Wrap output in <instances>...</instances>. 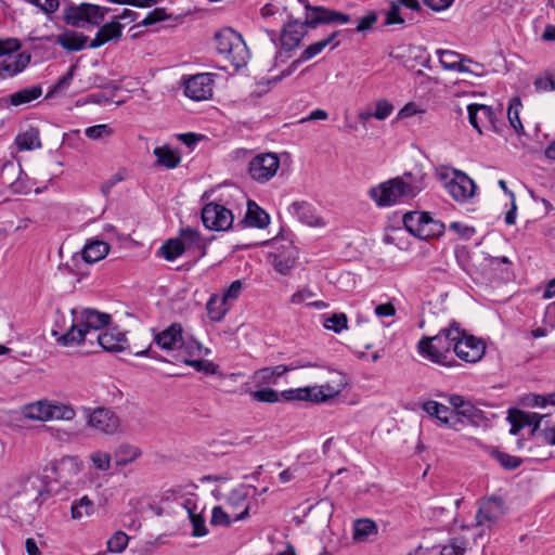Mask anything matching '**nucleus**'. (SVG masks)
<instances>
[{
  "mask_svg": "<svg viewBox=\"0 0 555 555\" xmlns=\"http://www.w3.org/2000/svg\"><path fill=\"white\" fill-rule=\"evenodd\" d=\"M306 23L299 21L288 22L282 29L281 34V46L291 51L297 48L306 35Z\"/></svg>",
  "mask_w": 555,
  "mask_h": 555,
  "instance_id": "24",
  "label": "nucleus"
},
{
  "mask_svg": "<svg viewBox=\"0 0 555 555\" xmlns=\"http://www.w3.org/2000/svg\"><path fill=\"white\" fill-rule=\"evenodd\" d=\"M207 313L212 322H220L228 312L227 301L214 295L206 305Z\"/></svg>",
  "mask_w": 555,
  "mask_h": 555,
  "instance_id": "40",
  "label": "nucleus"
},
{
  "mask_svg": "<svg viewBox=\"0 0 555 555\" xmlns=\"http://www.w3.org/2000/svg\"><path fill=\"white\" fill-rule=\"evenodd\" d=\"M325 390L332 391V387L326 385L287 389L281 392V398L284 401H309L319 403L334 396V392H325Z\"/></svg>",
  "mask_w": 555,
  "mask_h": 555,
  "instance_id": "15",
  "label": "nucleus"
},
{
  "mask_svg": "<svg viewBox=\"0 0 555 555\" xmlns=\"http://www.w3.org/2000/svg\"><path fill=\"white\" fill-rule=\"evenodd\" d=\"M469 124L479 132L482 133L481 128H490L493 131H499L500 119L496 111L485 104L473 103L467 106Z\"/></svg>",
  "mask_w": 555,
  "mask_h": 555,
  "instance_id": "13",
  "label": "nucleus"
},
{
  "mask_svg": "<svg viewBox=\"0 0 555 555\" xmlns=\"http://www.w3.org/2000/svg\"><path fill=\"white\" fill-rule=\"evenodd\" d=\"M449 403L453 406L454 412L460 416L467 418L472 423H478L483 417V412L480 409L476 408L472 402L466 401L460 395L450 396Z\"/></svg>",
  "mask_w": 555,
  "mask_h": 555,
  "instance_id": "26",
  "label": "nucleus"
},
{
  "mask_svg": "<svg viewBox=\"0 0 555 555\" xmlns=\"http://www.w3.org/2000/svg\"><path fill=\"white\" fill-rule=\"evenodd\" d=\"M48 421L49 420H64L70 421L75 417V410L67 404L60 402H48Z\"/></svg>",
  "mask_w": 555,
  "mask_h": 555,
  "instance_id": "42",
  "label": "nucleus"
},
{
  "mask_svg": "<svg viewBox=\"0 0 555 555\" xmlns=\"http://www.w3.org/2000/svg\"><path fill=\"white\" fill-rule=\"evenodd\" d=\"M129 538L124 531H116L107 541L109 552L120 553L128 545Z\"/></svg>",
  "mask_w": 555,
  "mask_h": 555,
  "instance_id": "51",
  "label": "nucleus"
},
{
  "mask_svg": "<svg viewBox=\"0 0 555 555\" xmlns=\"http://www.w3.org/2000/svg\"><path fill=\"white\" fill-rule=\"evenodd\" d=\"M347 323L348 319L345 313H334L324 318L323 325L327 330H332L335 333H340L343 330L347 328Z\"/></svg>",
  "mask_w": 555,
  "mask_h": 555,
  "instance_id": "49",
  "label": "nucleus"
},
{
  "mask_svg": "<svg viewBox=\"0 0 555 555\" xmlns=\"http://www.w3.org/2000/svg\"><path fill=\"white\" fill-rule=\"evenodd\" d=\"M179 238L184 243L185 250L194 249L201 251V256L205 255V244L196 229L190 227L181 229Z\"/></svg>",
  "mask_w": 555,
  "mask_h": 555,
  "instance_id": "36",
  "label": "nucleus"
},
{
  "mask_svg": "<svg viewBox=\"0 0 555 555\" xmlns=\"http://www.w3.org/2000/svg\"><path fill=\"white\" fill-rule=\"evenodd\" d=\"M405 22V17L401 14V7L398 2L392 1L390 3L389 10L386 13V25H393V24H403Z\"/></svg>",
  "mask_w": 555,
  "mask_h": 555,
  "instance_id": "57",
  "label": "nucleus"
},
{
  "mask_svg": "<svg viewBox=\"0 0 555 555\" xmlns=\"http://www.w3.org/2000/svg\"><path fill=\"white\" fill-rule=\"evenodd\" d=\"M85 413L88 426L100 433L113 435L119 428V418L111 409H85Z\"/></svg>",
  "mask_w": 555,
  "mask_h": 555,
  "instance_id": "9",
  "label": "nucleus"
},
{
  "mask_svg": "<svg viewBox=\"0 0 555 555\" xmlns=\"http://www.w3.org/2000/svg\"><path fill=\"white\" fill-rule=\"evenodd\" d=\"M215 42L218 53L224 55L234 67L241 68L247 64L249 50L241 34L225 27L216 33Z\"/></svg>",
  "mask_w": 555,
  "mask_h": 555,
  "instance_id": "4",
  "label": "nucleus"
},
{
  "mask_svg": "<svg viewBox=\"0 0 555 555\" xmlns=\"http://www.w3.org/2000/svg\"><path fill=\"white\" fill-rule=\"evenodd\" d=\"M349 21L348 14L324 7L306 4L305 23L308 28H315L322 24H346Z\"/></svg>",
  "mask_w": 555,
  "mask_h": 555,
  "instance_id": "10",
  "label": "nucleus"
},
{
  "mask_svg": "<svg viewBox=\"0 0 555 555\" xmlns=\"http://www.w3.org/2000/svg\"><path fill=\"white\" fill-rule=\"evenodd\" d=\"M72 323L65 334H60L57 330L51 331L59 345L70 347L90 343L93 345V338L101 333L112 320L111 314L101 312L92 308L81 310L72 309Z\"/></svg>",
  "mask_w": 555,
  "mask_h": 555,
  "instance_id": "2",
  "label": "nucleus"
},
{
  "mask_svg": "<svg viewBox=\"0 0 555 555\" xmlns=\"http://www.w3.org/2000/svg\"><path fill=\"white\" fill-rule=\"evenodd\" d=\"M393 111V105L387 100H379L376 103V108L372 115L377 120L386 119Z\"/></svg>",
  "mask_w": 555,
  "mask_h": 555,
  "instance_id": "62",
  "label": "nucleus"
},
{
  "mask_svg": "<svg viewBox=\"0 0 555 555\" xmlns=\"http://www.w3.org/2000/svg\"><path fill=\"white\" fill-rule=\"evenodd\" d=\"M14 142L18 151H31L42 146L39 129L31 126L18 133Z\"/></svg>",
  "mask_w": 555,
  "mask_h": 555,
  "instance_id": "31",
  "label": "nucleus"
},
{
  "mask_svg": "<svg viewBox=\"0 0 555 555\" xmlns=\"http://www.w3.org/2000/svg\"><path fill=\"white\" fill-rule=\"evenodd\" d=\"M249 492L245 486L233 489L228 499L227 504L232 509L231 514L234 521H241L249 516V506L246 503Z\"/></svg>",
  "mask_w": 555,
  "mask_h": 555,
  "instance_id": "19",
  "label": "nucleus"
},
{
  "mask_svg": "<svg viewBox=\"0 0 555 555\" xmlns=\"http://www.w3.org/2000/svg\"><path fill=\"white\" fill-rule=\"evenodd\" d=\"M185 251L184 243L180 238H169L158 249V255L168 261H173Z\"/></svg>",
  "mask_w": 555,
  "mask_h": 555,
  "instance_id": "38",
  "label": "nucleus"
},
{
  "mask_svg": "<svg viewBox=\"0 0 555 555\" xmlns=\"http://www.w3.org/2000/svg\"><path fill=\"white\" fill-rule=\"evenodd\" d=\"M516 411L519 415L520 423H522L524 427L532 426L531 435H537L540 431L541 423L547 416L535 412H525L518 409H516Z\"/></svg>",
  "mask_w": 555,
  "mask_h": 555,
  "instance_id": "48",
  "label": "nucleus"
},
{
  "mask_svg": "<svg viewBox=\"0 0 555 555\" xmlns=\"http://www.w3.org/2000/svg\"><path fill=\"white\" fill-rule=\"evenodd\" d=\"M449 228L462 240H470L476 232L473 227L457 221L451 222Z\"/></svg>",
  "mask_w": 555,
  "mask_h": 555,
  "instance_id": "61",
  "label": "nucleus"
},
{
  "mask_svg": "<svg viewBox=\"0 0 555 555\" xmlns=\"http://www.w3.org/2000/svg\"><path fill=\"white\" fill-rule=\"evenodd\" d=\"M521 107V101L519 98H513L507 108V119L511 127L515 132L520 135L525 133L524 126L519 118V108Z\"/></svg>",
  "mask_w": 555,
  "mask_h": 555,
  "instance_id": "45",
  "label": "nucleus"
},
{
  "mask_svg": "<svg viewBox=\"0 0 555 555\" xmlns=\"http://www.w3.org/2000/svg\"><path fill=\"white\" fill-rule=\"evenodd\" d=\"M63 21L65 24L77 28L101 25V5L88 2L75 4L70 0H63Z\"/></svg>",
  "mask_w": 555,
  "mask_h": 555,
  "instance_id": "5",
  "label": "nucleus"
},
{
  "mask_svg": "<svg viewBox=\"0 0 555 555\" xmlns=\"http://www.w3.org/2000/svg\"><path fill=\"white\" fill-rule=\"evenodd\" d=\"M55 43L67 51H80L88 44V36L76 31H66L56 36Z\"/></svg>",
  "mask_w": 555,
  "mask_h": 555,
  "instance_id": "29",
  "label": "nucleus"
},
{
  "mask_svg": "<svg viewBox=\"0 0 555 555\" xmlns=\"http://www.w3.org/2000/svg\"><path fill=\"white\" fill-rule=\"evenodd\" d=\"M232 514L223 511L221 506H215L211 511L210 524L212 526L229 527L233 522Z\"/></svg>",
  "mask_w": 555,
  "mask_h": 555,
  "instance_id": "54",
  "label": "nucleus"
},
{
  "mask_svg": "<svg viewBox=\"0 0 555 555\" xmlns=\"http://www.w3.org/2000/svg\"><path fill=\"white\" fill-rule=\"evenodd\" d=\"M99 27L95 37L88 46L90 49L100 48L112 40H119L124 28L122 24L115 20L105 24L102 23Z\"/></svg>",
  "mask_w": 555,
  "mask_h": 555,
  "instance_id": "23",
  "label": "nucleus"
},
{
  "mask_svg": "<svg viewBox=\"0 0 555 555\" xmlns=\"http://www.w3.org/2000/svg\"><path fill=\"white\" fill-rule=\"evenodd\" d=\"M94 504L87 496H82L77 501H74L70 512L73 519H81L83 516H90L93 513Z\"/></svg>",
  "mask_w": 555,
  "mask_h": 555,
  "instance_id": "47",
  "label": "nucleus"
},
{
  "mask_svg": "<svg viewBox=\"0 0 555 555\" xmlns=\"http://www.w3.org/2000/svg\"><path fill=\"white\" fill-rule=\"evenodd\" d=\"M90 461L95 469L106 472L111 468L112 455L108 452L98 450L90 454Z\"/></svg>",
  "mask_w": 555,
  "mask_h": 555,
  "instance_id": "50",
  "label": "nucleus"
},
{
  "mask_svg": "<svg viewBox=\"0 0 555 555\" xmlns=\"http://www.w3.org/2000/svg\"><path fill=\"white\" fill-rule=\"evenodd\" d=\"M179 348L186 354L184 359L198 358L203 354V351H205L204 354L209 353V349L204 348V346L189 333H183V338Z\"/></svg>",
  "mask_w": 555,
  "mask_h": 555,
  "instance_id": "37",
  "label": "nucleus"
},
{
  "mask_svg": "<svg viewBox=\"0 0 555 555\" xmlns=\"http://www.w3.org/2000/svg\"><path fill=\"white\" fill-rule=\"evenodd\" d=\"M182 362L189 366H192L197 372L215 373V365L208 360L201 359H183Z\"/></svg>",
  "mask_w": 555,
  "mask_h": 555,
  "instance_id": "60",
  "label": "nucleus"
},
{
  "mask_svg": "<svg viewBox=\"0 0 555 555\" xmlns=\"http://www.w3.org/2000/svg\"><path fill=\"white\" fill-rule=\"evenodd\" d=\"M505 514L504 502L500 498H489L481 502L476 514L478 527L492 528Z\"/></svg>",
  "mask_w": 555,
  "mask_h": 555,
  "instance_id": "16",
  "label": "nucleus"
},
{
  "mask_svg": "<svg viewBox=\"0 0 555 555\" xmlns=\"http://www.w3.org/2000/svg\"><path fill=\"white\" fill-rule=\"evenodd\" d=\"M490 456L499 462V464L506 470H514L522 464V459L519 456L511 455L506 452L493 448L490 451Z\"/></svg>",
  "mask_w": 555,
  "mask_h": 555,
  "instance_id": "44",
  "label": "nucleus"
},
{
  "mask_svg": "<svg viewBox=\"0 0 555 555\" xmlns=\"http://www.w3.org/2000/svg\"><path fill=\"white\" fill-rule=\"evenodd\" d=\"M85 134L91 140H101L111 137L113 134V129L106 124H101L88 127L85 130Z\"/></svg>",
  "mask_w": 555,
  "mask_h": 555,
  "instance_id": "55",
  "label": "nucleus"
},
{
  "mask_svg": "<svg viewBox=\"0 0 555 555\" xmlns=\"http://www.w3.org/2000/svg\"><path fill=\"white\" fill-rule=\"evenodd\" d=\"M202 221L208 230L227 231L232 227L234 217L230 209L212 202L203 207Z\"/></svg>",
  "mask_w": 555,
  "mask_h": 555,
  "instance_id": "7",
  "label": "nucleus"
},
{
  "mask_svg": "<svg viewBox=\"0 0 555 555\" xmlns=\"http://www.w3.org/2000/svg\"><path fill=\"white\" fill-rule=\"evenodd\" d=\"M183 333L184 331L182 324L175 322L165 330L155 333L154 343L163 350L172 351L180 347Z\"/></svg>",
  "mask_w": 555,
  "mask_h": 555,
  "instance_id": "18",
  "label": "nucleus"
},
{
  "mask_svg": "<svg viewBox=\"0 0 555 555\" xmlns=\"http://www.w3.org/2000/svg\"><path fill=\"white\" fill-rule=\"evenodd\" d=\"M193 531L192 534L194 537H204L207 534L208 530L205 526V518L202 515V512H197L196 514H192L191 517H189Z\"/></svg>",
  "mask_w": 555,
  "mask_h": 555,
  "instance_id": "58",
  "label": "nucleus"
},
{
  "mask_svg": "<svg viewBox=\"0 0 555 555\" xmlns=\"http://www.w3.org/2000/svg\"><path fill=\"white\" fill-rule=\"evenodd\" d=\"M42 95V88L39 85L23 88L16 92L1 99V102L9 103L12 106H23L31 103Z\"/></svg>",
  "mask_w": 555,
  "mask_h": 555,
  "instance_id": "27",
  "label": "nucleus"
},
{
  "mask_svg": "<svg viewBox=\"0 0 555 555\" xmlns=\"http://www.w3.org/2000/svg\"><path fill=\"white\" fill-rule=\"evenodd\" d=\"M268 258L276 272L286 275L294 268L298 253L296 248L289 244L280 251L270 253Z\"/></svg>",
  "mask_w": 555,
  "mask_h": 555,
  "instance_id": "21",
  "label": "nucleus"
},
{
  "mask_svg": "<svg viewBox=\"0 0 555 555\" xmlns=\"http://www.w3.org/2000/svg\"><path fill=\"white\" fill-rule=\"evenodd\" d=\"M461 335L460 324L453 321L448 327L441 328L435 336H423L417 343L418 353L433 363L452 367L455 365L452 352Z\"/></svg>",
  "mask_w": 555,
  "mask_h": 555,
  "instance_id": "3",
  "label": "nucleus"
},
{
  "mask_svg": "<svg viewBox=\"0 0 555 555\" xmlns=\"http://www.w3.org/2000/svg\"><path fill=\"white\" fill-rule=\"evenodd\" d=\"M286 374L283 364L276 366H267L257 370L253 375V380L258 385L276 384L278 378Z\"/></svg>",
  "mask_w": 555,
  "mask_h": 555,
  "instance_id": "32",
  "label": "nucleus"
},
{
  "mask_svg": "<svg viewBox=\"0 0 555 555\" xmlns=\"http://www.w3.org/2000/svg\"><path fill=\"white\" fill-rule=\"evenodd\" d=\"M29 3L38 7L46 14H52L57 11L60 0H27Z\"/></svg>",
  "mask_w": 555,
  "mask_h": 555,
  "instance_id": "63",
  "label": "nucleus"
},
{
  "mask_svg": "<svg viewBox=\"0 0 555 555\" xmlns=\"http://www.w3.org/2000/svg\"><path fill=\"white\" fill-rule=\"evenodd\" d=\"M486 352V345L481 339L466 334L461 328V335L455 344V356L468 363L478 362Z\"/></svg>",
  "mask_w": 555,
  "mask_h": 555,
  "instance_id": "12",
  "label": "nucleus"
},
{
  "mask_svg": "<svg viewBox=\"0 0 555 555\" xmlns=\"http://www.w3.org/2000/svg\"><path fill=\"white\" fill-rule=\"evenodd\" d=\"M24 416L35 421H48V401H37L25 405Z\"/></svg>",
  "mask_w": 555,
  "mask_h": 555,
  "instance_id": "46",
  "label": "nucleus"
},
{
  "mask_svg": "<svg viewBox=\"0 0 555 555\" xmlns=\"http://www.w3.org/2000/svg\"><path fill=\"white\" fill-rule=\"evenodd\" d=\"M153 154L156 157V164L167 169L178 167L181 162L179 151L170 149L167 144L155 147Z\"/></svg>",
  "mask_w": 555,
  "mask_h": 555,
  "instance_id": "30",
  "label": "nucleus"
},
{
  "mask_svg": "<svg viewBox=\"0 0 555 555\" xmlns=\"http://www.w3.org/2000/svg\"><path fill=\"white\" fill-rule=\"evenodd\" d=\"M141 454L140 448L130 443H121L115 449L113 456L116 466H126L139 459Z\"/></svg>",
  "mask_w": 555,
  "mask_h": 555,
  "instance_id": "34",
  "label": "nucleus"
},
{
  "mask_svg": "<svg viewBox=\"0 0 555 555\" xmlns=\"http://www.w3.org/2000/svg\"><path fill=\"white\" fill-rule=\"evenodd\" d=\"M167 17L168 16L164 8H156L153 11L149 12L145 18L137 26H151L158 22L165 21Z\"/></svg>",
  "mask_w": 555,
  "mask_h": 555,
  "instance_id": "59",
  "label": "nucleus"
},
{
  "mask_svg": "<svg viewBox=\"0 0 555 555\" xmlns=\"http://www.w3.org/2000/svg\"><path fill=\"white\" fill-rule=\"evenodd\" d=\"M75 69H76V66L72 65L69 67V69H68V72L64 76H62L56 81V83L51 88V90L47 94V98H51L54 94L60 93V92L66 90L70 86V83L73 81Z\"/></svg>",
  "mask_w": 555,
  "mask_h": 555,
  "instance_id": "52",
  "label": "nucleus"
},
{
  "mask_svg": "<svg viewBox=\"0 0 555 555\" xmlns=\"http://www.w3.org/2000/svg\"><path fill=\"white\" fill-rule=\"evenodd\" d=\"M243 222L251 228L264 229L270 223V216L254 201H248Z\"/></svg>",
  "mask_w": 555,
  "mask_h": 555,
  "instance_id": "28",
  "label": "nucleus"
},
{
  "mask_svg": "<svg viewBox=\"0 0 555 555\" xmlns=\"http://www.w3.org/2000/svg\"><path fill=\"white\" fill-rule=\"evenodd\" d=\"M280 167V158L274 153H262L251 158L248 172L253 180L264 183L273 178Z\"/></svg>",
  "mask_w": 555,
  "mask_h": 555,
  "instance_id": "8",
  "label": "nucleus"
},
{
  "mask_svg": "<svg viewBox=\"0 0 555 555\" xmlns=\"http://www.w3.org/2000/svg\"><path fill=\"white\" fill-rule=\"evenodd\" d=\"M341 31L336 30L328 35L326 38L319 40L314 43L308 46L300 54L299 59L294 61L288 68L283 70L281 75L274 77L272 82H278L282 80L284 77L289 76L297 67L298 64L302 62H307L312 57L320 54L327 46H331V49H335L339 46V41H335V39L340 35Z\"/></svg>",
  "mask_w": 555,
  "mask_h": 555,
  "instance_id": "11",
  "label": "nucleus"
},
{
  "mask_svg": "<svg viewBox=\"0 0 555 555\" xmlns=\"http://www.w3.org/2000/svg\"><path fill=\"white\" fill-rule=\"evenodd\" d=\"M437 55L439 57L440 64L444 69L478 75V73L473 70V68L470 69L464 65L465 62L473 63V60L465 55H462L455 51L442 49L437 50Z\"/></svg>",
  "mask_w": 555,
  "mask_h": 555,
  "instance_id": "22",
  "label": "nucleus"
},
{
  "mask_svg": "<svg viewBox=\"0 0 555 555\" xmlns=\"http://www.w3.org/2000/svg\"><path fill=\"white\" fill-rule=\"evenodd\" d=\"M214 76L215 75L210 73H201L191 76L184 81V94L194 101L210 99L215 85Z\"/></svg>",
  "mask_w": 555,
  "mask_h": 555,
  "instance_id": "14",
  "label": "nucleus"
},
{
  "mask_svg": "<svg viewBox=\"0 0 555 555\" xmlns=\"http://www.w3.org/2000/svg\"><path fill=\"white\" fill-rule=\"evenodd\" d=\"M426 180L427 175L421 169L405 171L402 176L372 186L369 196L377 207H390L417 196L427 186Z\"/></svg>",
  "mask_w": 555,
  "mask_h": 555,
  "instance_id": "1",
  "label": "nucleus"
},
{
  "mask_svg": "<svg viewBox=\"0 0 555 555\" xmlns=\"http://www.w3.org/2000/svg\"><path fill=\"white\" fill-rule=\"evenodd\" d=\"M424 218L425 211H409L403 216V225L410 234L418 238Z\"/></svg>",
  "mask_w": 555,
  "mask_h": 555,
  "instance_id": "41",
  "label": "nucleus"
},
{
  "mask_svg": "<svg viewBox=\"0 0 555 555\" xmlns=\"http://www.w3.org/2000/svg\"><path fill=\"white\" fill-rule=\"evenodd\" d=\"M534 87L538 91H553L555 90V69L548 70L543 77H539L534 81Z\"/></svg>",
  "mask_w": 555,
  "mask_h": 555,
  "instance_id": "56",
  "label": "nucleus"
},
{
  "mask_svg": "<svg viewBox=\"0 0 555 555\" xmlns=\"http://www.w3.org/2000/svg\"><path fill=\"white\" fill-rule=\"evenodd\" d=\"M94 343L107 352H120L127 348L126 335L116 328L96 334L93 338Z\"/></svg>",
  "mask_w": 555,
  "mask_h": 555,
  "instance_id": "20",
  "label": "nucleus"
},
{
  "mask_svg": "<svg viewBox=\"0 0 555 555\" xmlns=\"http://www.w3.org/2000/svg\"><path fill=\"white\" fill-rule=\"evenodd\" d=\"M423 227L420 231V240H429L439 237L444 232V224L440 220L434 219L429 212L425 211V218Z\"/></svg>",
  "mask_w": 555,
  "mask_h": 555,
  "instance_id": "35",
  "label": "nucleus"
},
{
  "mask_svg": "<svg viewBox=\"0 0 555 555\" xmlns=\"http://www.w3.org/2000/svg\"><path fill=\"white\" fill-rule=\"evenodd\" d=\"M9 52L0 57V78L7 79L22 73L30 63L31 56L27 52L13 54Z\"/></svg>",
  "mask_w": 555,
  "mask_h": 555,
  "instance_id": "17",
  "label": "nucleus"
},
{
  "mask_svg": "<svg viewBox=\"0 0 555 555\" xmlns=\"http://www.w3.org/2000/svg\"><path fill=\"white\" fill-rule=\"evenodd\" d=\"M467 539L465 537L450 538L446 544L439 548L440 555H464L467 550Z\"/></svg>",
  "mask_w": 555,
  "mask_h": 555,
  "instance_id": "43",
  "label": "nucleus"
},
{
  "mask_svg": "<svg viewBox=\"0 0 555 555\" xmlns=\"http://www.w3.org/2000/svg\"><path fill=\"white\" fill-rule=\"evenodd\" d=\"M439 178L443 181L448 193L456 202H467L476 193L477 185L475 181L459 169H452L450 172H441Z\"/></svg>",
  "mask_w": 555,
  "mask_h": 555,
  "instance_id": "6",
  "label": "nucleus"
},
{
  "mask_svg": "<svg viewBox=\"0 0 555 555\" xmlns=\"http://www.w3.org/2000/svg\"><path fill=\"white\" fill-rule=\"evenodd\" d=\"M109 251V245L104 241H92L82 249V259L88 263L102 260Z\"/></svg>",
  "mask_w": 555,
  "mask_h": 555,
  "instance_id": "33",
  "label": "nucleus"
},
{
  "mask_svg": "<svg viewBox=\"0 0 555 555\" xmlns=\"http://www.w3.org/2000/svg\"><path fill=\"white\" fill-rule=\"evenodd\" d=\"M428 516L437 521H443L450 516V509L444 504H435L429 507Z\"/></svg>",
  "mask_w": 555,
  "mask_h": 555,
  "instance_id": "64",
  "label": "nucleus"
},
{
  "mask_svg": "<svg viewBox=\"0 0 555 555\" xmlns=\"http://www.w3.org/2000/svg\"><path fill=\"white\" fill-rule=\"evenodd\" d=\"M251 398L258 402L274 403L281 398V393L272 388H263L250 392Z\"/></svg>",
  "mask_w": 555,
  "mask_h": 555,
  "instance_id": "53",
  "label": "nucleus"
},
{
  "mask_svg": "<svg viewBox=\"0 0 555 555\" xmlns=\"http://www.w3.org/2000/svg\"><path fill=\"white\" fill-rule=\"evenodd\" d=\"M288 211L292 216L296 217L301 223L307 224L309 227L324 225L322 219L315 214L314 207L308 202H294L288 207Z\"/></svg>",
  "mask_w": 555,
  "mask_h": 555,
  "instance_id": "25",
  "label": "nucleus"
},
{
  "mask_svg": "<svg viewBox=\"0 0 555 555\" xmlns=\"http://www.w3.org/2000/svg\"><path fill=\"white\" fill-rule=\"evenodd\" d=\"M377 533L376 524L367 518L358 519L353 524V539L356 541H366L371 535Z\"/></svg>",
  "mask_w": 555,
  "mask_h": 555,
  "instance_id": "39",
  "label": "nucleus"
}]
</instances>
